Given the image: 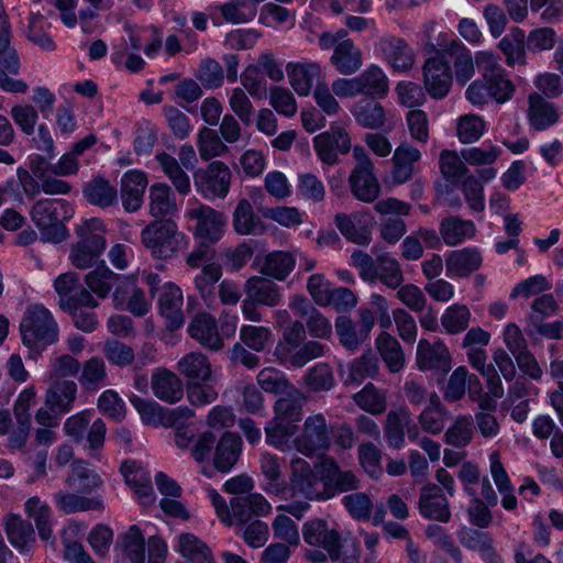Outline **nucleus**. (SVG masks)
Returning <instances> with one entry per match:
<instances>
[{"instance_id": "f257e3e1", "label": "nucleus", "mask_w": 563, "mask_h": 563, "mask_svg": "<svg viewBox=\"0 0 563 563\" xmlns=\"http://www.w3.org/2000/svg\"><path fill=\"white\" fill-rule=\"evenodd\" d=\"M475 62L482 73L481 77L467 87L466 99L481 108L492 101L504 104L511 100L517 88L500 65L498 54L481 51L476 53Z\"/></svg>"}, {"instance_id": "f03ea898", "label": "nucleus", "mask_w": 563, "mask_h": 563, "mask_svg": "<svg viewBox=\"0 0 563 563\" xmlns=\"http://www.w3.org/2000/svg\"><path fill=\"white\" fill-rule=\"evenodd\" d=\"M22 342L30 349H44L58 341V324L43 305H30L20 323Z\"/></svg>"}, {"instance_id": "7ed1b4c3", "label": "nucleus", "mask_w": 563, "mask_h": 563, "mask_svg": "<svg viewBox=\"0 0 563 563\" xmlns=\"http://www.w3.org/2000/svg\"><path fill=\"white\" fill-rule=\"evenodd\" d=\"M141 241L157 260H168L187 246L186 236L176 222L161 219L147 224L141 232Z\"/></svg>"}, {"instance_id": "20e7f679", "label": "nucleus", "mask_w": 563, "mask_h": 563, "mask_svg": "<svg viewBox=\"0 0 563 563\" xmlns=\"http://www.w3.org/2000/svg\"><path fill=\"white\" fill-rule=\"evenodd\" d=\"M74 214L70 203L64 199H40L30 212L31 219L46 241L60 242L65 239L64 221Z\"/></svg>"}, {"instance_id": "39448f33", "label": "nucleus", "mask_w": 563, "mask_h": 563, "mask_svg": "<svg viewBox=\"0 0 563 563\" xmlns=\"http://www.w3.org/2000/svg\"><path fill=\"white\" fill-rule=\"evenodd\" d=\"M289 481L286 492L292 498H303L309 501H324L322 468L317 472L312 465L302 457L290 461Z\"/></svg>"}, {"instance_id": "423d86ee", "label": "nucleus", "mask_w": 563, "mask_h": 563, "mask_svg": "<svg viewBox=\"0 0 563 563\" xmlns=\"http://www.w3.org/2000/svg\"><path fill=\"white\" fill-rule=\"evenodd\" d=\"M91 417V410L77 412L65 420L63 430L76 443H82L86 440V448L90 456L95 457L104 445L107 427L102 419H96L90 423Z\"/></svg>"}, {"instance_id": "0eeeda50", "label": "nucleus", "mask_w": 563, "mask_h": 563, "mask_svg": "<svg viewBox=\"0 0 563 563\" xmlns=\"http://www.w3.org/2000/svg\"><path fill=\"white\" fill-rule=\"evenodd\" d=\"M353 157L356 164L349 177L351 192L362 202H374L380 195V185L373 161L362 146H354Z\"/></svg>"}, {"instance_id": "6e6552de", "label": "nucleus", "mask_w": 563, "mask_h": 563, "mask_svg": "<svg viewBox=\"0 0 563 563\" xmlns=\"http://www.w3.org/2000/svg\"><path fill=\"white\" fill-rule=\"evenodd\" d=\"M294 448L301 454L312 457L330 448V431L322 413L306 418L301 432L292 441Z\"/></svg>"}, {"instance_id": "1a4fd4ad", "label": "nucleus", "mask_w": 563, "mask_h": 563, "mask_svg": "<svg viewBox=\"0 0 563 563\" xmlns=\"http://www.w3.org/2000/svg\"><path fill=\"white\" fill-rule=\"evenodd\" d=\"M232 173L221 161L211 162L205 169L195 175L197 190L209 200L224 199L230 190Z\"/></svg>"}, {"instance_id": "9d476101", "label": "nucleus", "mask_w": 563, "mask_h": 563, "mask_svg": "<svg viewBox=\"0 0 563 563\" xmlns=\"http://www.w3.org/2000/svg\"><path fill=\"white\" fill-rule=\"evenodd\" d=\"M319 467L322 468L324 501L340 494L360 488L361 481L356 473L352 470L342 468L333 457L322 459Z\"/></svg>"}, {"instance_id": "9b49d317", "label": "nucleus", "mask_w": 563, "mask_h": 563, "mask_svg": "<svg viewBox=\"0 0 563 563\" xmlns=\"http://www.w3.org/2000/svg\"><path fill=\"white\" fill-rule=\"evenodd\" d=\"M187 217L196 221L195 235L207 243H217L224 233L227 219L210 206L196 205L187 210Z\"/></svg>"}, {"instance_id": "f8f14e48", "label": "nucleus", "mask_w": 563, "mask_h": 563, "mask_svg": "<svg viewBox=\"0 0 563 563\" xmlns=\"http://www.w3.org/2000/svg\"><path fill=\"white\" fill-rule=\"evenodd\" d=\"M313 146L322 163L334 165L338 163V154H346L351 150V139L346 130L341 125H331L330 130L313 139Z\"/></svg>"}, {"instance_id": "ddd939ff", "label": "nucleus", "mask_w": 563, "mask_h": 563, "mask_svg": "<svg viewBox=\"0 0 563 563\" xmlns=\"http://www.w3.org/2000/svg\"><path fill=\"white\" fill-rule=\"evenodd\" d=\"M452 71L443 55L428 58L423 66V82L427 92L433 99H443L452 86Z\"/></svg>"}, {"instance_id": "4468645a", "label": "nucleus", "mask_w": 563, "mask_h": 563, "mask_svg": "<svg viewBox=\"0 0 563 563\" xmlns=\"http://www.w3.org/2000/svg\"><path fill=\"white\" fill-rule=\"evenodd\" d=\"M158 311L165 319L166 327L169 330H176L183 327L185 314L183 311L184 297L181 289L174 283H166L159 290Z\"/></svg>"}, {"instance_id": "2eb2a0df", "label": "nucleus", "mask_w": 563, "mask_h": 563, "mask_svg": "<svg viewBox=\"0 0 563 563\" xmlns=\"http://www.w3.org/2000/svg\"><path fill=\"white\" fill-rule=\"evenodd\" d=\"M2 526L8 541L19 553L29 554L33 550L36 538L30 521L10 512L3 516Z\"/></svg>"}, {"instance_id": "dca6fc26", "label": "nucleus", "mask_w": 563, "mask_h": 563, "mask_svg": "<svg viewBox=\"0 0 563 563\" xmlns=\"http://www.w3.org/2000/svg\"><path fill=\"white\" fill-rule=\"evenodd\" d=\"M289 84L299 96H309L312 87L322 85L323 73L317 62H290L286 66Z\"/></svg>"}, {"instance_id": "f3484780", "label": "nucleus", "mask_w": 563, "mask_h": 563, "mask_svg": "<svg viewBox=\"0 0 563 563\" xmlns=\"http://www.w3.org/2000/svg\"><path fill=\"white\" fill-rule=\"evenodd\" d=\"M419 511L422 517L446 523L451 520V510L448 498L441 488L429 483L421 488L419 497Z\"/></svg>"}, {"instance_id": "a211bd4d", "label": "nucleus", "mask_w": 563, "mask_h": 563, "mask_svg": "<svg viewBox=\"0 0 563 563\" xmlns=\"http://www.w3.org/2000/svg\"><path fill=\"white\" fill-rule=\"evenodd\" d=\"M376 47L394 70L406 71L410 69L415 63L412 49L401 37L394 35L383 36Z\"/></svg>"}, {"instance_id": "6ab92c4d", "label": "nucleus", "mask_w": 563, "mask_h": 563, "mask_svg": "<svg viewBox=\"0 0 563 563\" xmlns=\"http://www.w3.org/2000/svg\"><path fill=\"white\" fill-rule=\"evenodd\" d=\"M451 361L450 351L443 342L430 343L426 339L418 342L417 365L420 369L448 373L451 369Z\"/></svg>"}, {"instance_id": "aec40b11", "label": "nucleus", "mask_w": 563, "mask_h": 563, "mask_svg": "<svg viewBox=\"0 0 563 563\" xmlns=\"http://www.w3.org/2000/svg\"><path fill=\"white\" fill-rule=\"evenodd\" d=\"M233 525H245L253 517L267 516L272 512V505L258 493L235 496L231 499Z\"/></svg>"}, {"instance_id": "412c9836", "label": "nucleus", "mask_w": 563, "mask_h": 563, "mask_svg": "<svg viewBox=\"0 0 563 563\" xmlns=\"http://www.w3.org/2000/svg\"><path fill=\"white\" fill-rule=\"evenodd\" d=\"M120 471L126 484L134 490L143 506L154 503L155 496L150 473L135 461H124Z\"/></svg>"}, {"instance_id": "4be33fe9", "label": "nucleus", "mask_w": 563, "mask_h": 563, "mask_svg": "<svg viewBox=\"0 0 563 563\" xmlns=\"http://www.w3.org/2000/svg\"><path fill=\"white\" fill-rule=\"evenodd\" d=\"M243 442L239 434L224 432L214 445L212 464L221 473H229L238 463Z\"/></svg>"}, {"instance_id": "5701e85b", "label": "nucleus", "mask_w": 563, "mask_h": 563, "mask_svg": "<svg viewBox=\"0 0 563 563\" xmlns=\"http://www.w3.org/2000/svg\"><path fill=\"white\" fill-rule=\"evenodd\" d=\"M78 387L74 380H55L45 391L44 404L58 415H66L74 408Z\"/></svg>"}, {"instance_id": "b1692460", "label": "nucleus", "mask_w": 563, "mask_h": 563, "mask_svg": "<svg viewBox=\"0 0 563 563\" xmlns=\"http://www.w3.org/2000/svg\"><path fill=\"white\" fill-rule=\"evenodd\" d=\"M147 187L145 173L133 169L126 172L121 178V200L128 212L139 210L143 203V197Z\"/></svg>"}, {"instance_id": "393cba45", "label": "nucleus", "mask_w": 563, "mask_h": 563, "mask_svg": "<svg viewBox=\"0 0 563 563\" xmlns=\"http://www.w3.org/2000/svg\"><path fill=\"white\" fill-rule=\"evenodd\" d=\"M482 263V253L476 247L451 251L445 258L446 274L460 278L468 277Z\"/></svg>"}, {"instance_id": "a878e982", "label": "nucleus", "mask_w": 563, "mask_h": 563, "mask_svg": "<svg viewBox=\"0 0 563 563\" xmlns=\"http://www.w3.org/2000/svg\"><path fill=\"white\" fill-rule=\"evenodd\" d=\"M421 159V152L411 144L402 143L396 147L391 162V179L396 185L409 181L415 173V164Z\"/></svg>"}, {"instance_id": "bb28decb", "label": "nucleus", "mask_w": 563, "mask_h": 563, "mask_svg": "<svg viewBox=\"0 0 563 563\" xmlns=\"http://www.w3.org/2000/svg\"><path fill=\"white\" fill-rule=\"evenodd\" d=\"M442 55L453 60L455 79L465 85L475 74L474 59L471 51L457 38L443 45Z\"/></svg>"}, {"instance_id": "cd10ccee", "label": "nucleus", "mask_w": 563, "mask_h": 563, "mask_svg": "<svg viewBox=\"0 0 563 563\" xmlns=\"http://www.w3.org/2000/svg\"><path fill=\"white\" fill-rule=\"evenodd\" d=\"M244 292L261 306L274 308L280 305L283 292L280 286L263 276H252L244 284Z\"/></svg>"}, {"instance_id": "c85d7f7f", "label": "nucleus", "mask_w": 563, "mask_h": 563, "mask_svg": "<svg viewBox=\"0 0 563 563\" xmlns=\"http://www.w3.org/2000/svg\"><path fill=\"white\" fill-rule=\"evenodd\" d=\"M340 533L336 529L330 528L327 520L313 518L306 521L302 526V538L306 543L319 547L330 552L334 550V544L339 541Z\"/></svg>"}, {"instance_id": "c756f323", "label": "nucleus", "mask_w": 563, "mask_h": 563, "mask_svg": "<svg viewBox=\"0 0 563 563\" xmlns=\"http://www.w3.org/2000/svg\"><path fill=\"white\" fill-rule=\"evenodd\" d=\"M188 332L192 339L209 350L219 351L224 345L218 332L217 321L210 314H197L189 324Z\"/></svg>"}, {"instance_id": "7c9ffc66", "label": "nucleus", "mask_w": 563, "mask_h": 563, "mask_svg": "<svg viewBox=\"0 0 563 563\" xmlns=\"http://www.w3.org/2000/svg\"><path fill=\"white\" fill-rule=\"evenodd\" d=\"M151 387L162 401L175 404L183 398L184 388L180 378L173 372L161 368L153 373Z\"/></svg>"}, {"instance_id": "2f4dec72", "label": "nucleus", "mask_w": 563, "mask_h": 563, "mask_svg": "<svg viewBox=\"0 0 563 563\" xmlns=\"http://www.w3.org/2000/svg\"><path fill=\"white\" fill-rule=\"evenodd\" d=\"M233 228L240 235H260L266 230L247 199H241L233 211Z\"/></svg>"}, {"instance_id": "473e14b6", "label": "nucleus", "mask_w": 563, "mask_h": 563, "mask_svg": "<svg viewBox=\"0 0 563 563\" xmlns=\"http://www.w3.org/2000/svg\"><path fill=\"white\" fill-rule=\"evenodd\" d=\"M352 114L355 121L365 129H380L386 123V111L374 98L358 100L352 109Z\"/></svg>"}, {"instance_id": "72a5a7b5", "label": "nucleus", "mask_w": 563, "mask_h": 563, "mask_svg": "<svg viewBox=\"0 0 563 563\" xmlns=\"http://www.w3.org/2000/svg\"><path fill=\"white\" fill-rule=\"evenodd\" d=\"M448 420V410L442 405L440 397L437 393L429 396V402L418 416V422L421 429L429 433L437 435L441 433Z\"/></svg>"}, {"instance_id": "f704fd0d", "label": "nucleus", "mask_w": 563, "mask_h": 563, "mask_svg": "<svg viewBox=\"0 0 563 563\" xmlns=\"http://www.w3.org/2000/svg\"><path fill=\"white\" fill-rule=\"evenodd\" d=\"M556 108L538 93L529 97L528 120L537 131H543L559 121Z\"/></svg>"}, {"instance_id": "c9c22d12", "label": "nucleus", "mask_w": 563, "mask_h": 563, "mask_svg": "<svg viewBox=\"0 0 563 563\" xmlns=\"http://www.w3.org/2000/svg\"><path fill=\"white\" fill-rule=\"evenodd\" d=\"M439 231L446 245L455 246L472 239L476 233V227L471 220L451 216L440 222Z\"/></svg>"}, {"instance_id": "e433bc0d", "label": "nucleus", "mask_w": 563, "mask_h": 563, "mask_svg": "<svg viewBox=\"0 0 563 563\" xmlns=\"http://www.w3.org/2000/svg\"><path fill=\"white\" fill-rule=\"evenodd\" d=\"M330 60L340 74L353 75L363 65V54L353 41H344L335 47Z\"/></svg>"}, {"instance_id": "4c0bfd02", "label": "nucleus", "mask_w": 563, "mask_h": 563, "mask_svg": "<svg viewBox=\"0 0 563 563\" xmlns=\"http://www.w3.org/2000/svg\"><path fill=\"white\" fill-rule=\"evenodd\" d=\"M297 431V423L274 413V418L265 427L266 442L283 452L288 451L289 440Z\"/></svg>"}, {"instance_id": "58836bf2", "label": "nucleus", "mask_w": 563, "mask_h": 563, "mask_svg": "<svg viewBox=\"0 0 563 563\" xmlns=\"http://www.w3.org/2000/svg\"><path fill=\"white\" fill-rule=\"evenodd\" d=\"M24 509L29 518L33 519L40 538L43 541L52 540V509L47 503L38 496H33L25 501Z\"/></svg>"}, {"instance_id": "ea45409f", "label": "nucleus", "mask_w": 563, "mask_h": 563, "mask_svg": "<svg viewBox=\"0 0 563 563\" xmlns=\"http://www.w3.org/2000/svg\"><path fill=\"white\" fill-rule=\"evenodd\" d=\"M296 266V258L292 253L274 251L268 253L261 265V274L276 280H285Z\"/></svg>"}, {"instance_id": "a19ab883", "label": "nucleus", "mask_w": 563, "mask_h": 563, "mask_svg": "<svg viewBox=\"0 0 563 563\" xmlns=\"http://www.w3.org/2000/svg\"><path fill=\"white\" fill-rule=\"evenodd\" d=\"M20 71V59L15 49L0 54V88L8 92L24 93L29 86L20 79H12L8 76L18 75Z\"/></svg>"}, {"instance_id": "79ce46f5", "label": "nucleus", "mask_w": 563, "mask_h": 563, "mask_svg": "<svg viewBox=\"0 0 563 563\" xmlns=\"http://www.w3.org/2000/svg\"><path fill=\"white\" fill-rule=\"evenodd\" d=\"M409 420V410L399 408L386 416L384 433L389 448L400 450L405 446V427Z\"/></svg>"}, {"instance_id": "37998d69", "label": "nucleus", "mask_w": 563, "mask_h": 563, "mask_svg": "<svg viewBox=\"0 0 563 563\" xmlns=\"http://www.w3.org/2000/svg\"><path fill=\"white\" fill-rule=\"evenodd\" d=\"M155 157L177 192L181 196H187L191 191L190 179L179 162L166 152L158 153Z\"/></svg>"}, {"instance_id": "c03bdc74", "label": "nucleus", "mask_w": 563, "mask_h": 563, "mask_svg": "<svg viewBox=\"0 0 563 563\" xmlns=\"http://www.w3.org/2000/svg\"><path fill=\"white\" fill-rule=\"evenodd\" d=\"M54 501L57 508L65 514L103 509V501L100 497L88 498L66 492L56 493Z\"/></svg>"}, {"instance_id": "a18cd8bd", "label": "nucleus", "mask_w": 563, "mask_h": 563, "mask_svg": "<svg viewBox=\"0 0 563 563\" xmlns=\"http://www.w3.org/2000/svg\"><path fill=\"white\" fill-rule=\"evenodd\" d=\"M329 349L318 341H307L300 343L297 349H294L288 354L283 353V358L279 361L282 364L292 367H303L312 360L319 358L325 354ZM283 347L279 349V352Z\"/></svg>"}, {"instance_id": "49530a36", "label": "nucleus", "mask_w": 563, "mask_h": 563, "mask_svg": "<svg viewBox=\"0 0 563 563\" xmlns=\"http://www.w3.org/2000/svg\"><path fill=\"white\" fill-rule=\"evenodd\" d=\"M358 82L362 95L373 98H384L389 91V80L383 69L376 65H371L358 76Z\"/></svg>"}, {"instance_id": "de8ad7c7", "label": "nucleus", "mask_w": 563, "mask_h": 563, "mask_svg": "<svg viewBox=\"0 0 563 563\" xmlns=\"http://www.w3.org/2000/svg\"><path fill=\"white\" fill-rule=\"evenodd\" d=\"M376 347L390 372L397 373L404 367L405 354L395 336L382 332L376 339Z\"/></svg>"}, {"instance_id": "09e8293b", "label": "nucleus", "mask_w": 563, "mask_h": 563, "mask_svg": "<svg viewBox=\"0 0 563 563\" xmlns=\"http://www.w3.org/2000/svg\"><path fill=\"white\" fill-rule=\"evenodd\" d=\"M80 369L78 382L84 389L95 391L106 385L108 374L102 357H90L80 365Z\"/></svg>"}, {"instance_id": "8fccbe9b", "label": "nucleus", "mask_w": 563, "mask_h": 563, "mask_svg": "<svg viewBox=\"0 0 563 563\" xmlns=\"http://www.w3.org/2000/svg\"><path fill=\"white\" fill-rule=\"evenodd\" d=\"M178 372L190 380L207 382L211 377V364L207 356L199 352H191L177 363Z\"/></svg>"}, {"instance_id": "3c124183", "label": "nucleus", "mask_w": 563, "mask_h": 563, "mask_svg": "<svg viewBox=\"0 0 563 563\" xmlns=\"http://www.w3.org/2000/svg\"><path fill=\"white\" fill-rule=\"evenodd\" d=\"M120 275L113 273L109 267L102 265L89 272L85 277L87 288L98 298L104 299L113 287L120 282Z\"/></svg>"}, {"instance_id": "603ef678", "label": "nucleus", "mask_w": 563, "mask_h": 563, "mask_svg": "<svg viewBox=\"0 0 563 563\" xmlns=\"http://www.w3.org/2000/svg\"><path fill=\"white\" fill-rule=\"evenodd\" d=\"M177 210L170 187L156 183L150 188V212L154 218L172 216Z\"/></svg>"}, {"instance_id": "864d4df0", "label": "nucleus", "mask_w": 563, "mask_h": 563, "mask_svg": "<svg viewBox=\"0 0 563 563\" xmlns=\"http://www.w3.org/2000/svg\"><path fill=\"white\" fill-rule=\"evenodd\" d=\"M354 402L371 415H380L387 408L386 391L378 389L374 384H366L363 389L353 395Z\"/></svg>"}, {"instance_id": "5fc2aeb1", "label": "nucleus", "mask_w": 563, "mask_h": 563, "mask_svg": "<svg viewBox=\"0 0 563 563\" xmlns=\"http://www.w3.org/2000/svg\"><path fill=\"white\" fill-rule=\"evenodd\" d=\"M178 551L191 563H212L210 549L192 533H183L178 537Z\"/></svg>"}, {"instance_id": "6e6d98bb", "label": "nucleus", "mask_w": 563, "mask_h": 563, "mask_svg": "<svg viewBox=\"0 0 563 563\" xmlns=\"http://www.w3.org/2000/svg\"><path fill=\"white\" fill-rule=\"evenodd\" d=\"M78 242L93 245L97 250H106L107 227L100 218L82 220L76 228Z\"/></svg>"}, {"instance_id": "4d7b16f0", "label": "nucleus", "mask_w": 563, "mask_h": 563, "mask_svg": "<svg viewBox=\"0 0 563 563\" xmlns=\"http://www.w3.org/2000/svg\"><path fill=\"white\" fill-rule=\"evenodd\" d=\"M84 196L91 205L106 208L117 201L118 191L108 180L95 178L85 186Z\"/></svg>"}, {"instance_id": "13d9d810", "label": "nucleus", "mask_w": 563, "mask_h": 563, "mask_svg": "<svg viewBox=\"0 0 563 563\" xmlns=\"http://www.w3.org/2000/svg\"><path fill=\"white\" fill-rule=\"evenodd\" d=\"M222 276V267L216 263L203 265L201 272L195 277V287L206 302L216 299L214 289Z\"/></svg>"}, {"instance_id": "bf43d9fd", "label": "nucleus", "mask_w": 563, "mask_h": 563, "mask_svg": "<svg viewBox=\"0 0 563 563\" xmlns=\"http://www.w3.org/2000/svg\"><path fill=\"white\" fill-rule=\"evenodd\" d=\"M376 274L375 283L379 280L390 289H397L405 279L399 262L386 254L377 257Z\"/></svg>"}, {"instance_id": "052dcab7", "label": "nucleus", "mask_w": 563, "mask_h": 563, "mask_svg": "<svg viewBox=\"0 0 563 563\" xmlns=\"http://www.w3.org/2000/svg\"><path fill=\"white\" fill-rule=\"evenodd\" d=\"M356 214L338 213L334 223L342 235L350 242L366 246L371 243V231L355 223Z\"/></svg>"}, {"instance_id": "680f3d73", "label": "nucleus", "mask_w": 563, "mask_h": 563, "mask_svg": "<svg viewBox=\"0 0 563 563\" xmlns=\"http://www.w3.org/2000/svg\"><path fill=\"white\" fill-rule=\"evenodd\" d=\"M473 440L471 416H457L444 433V442L457 449L467 446Z\"/></svg>"}, {"instance_id": "e2e57ef3", "label": "nucleus", "mask_w": 563, "mask_h": 563, "mask_svg": "<svg viewBox=\"0 0 563 563\" xmlns=\"http://www.w3.org/2000/svg\"><path fill=\"white\" fill-rule=\"evenodd\" d=\"M223 19L232 24H242L252 21L257 8L250 0H230L219 7Z\"/></svg>"}, {"instance_id": "0e129e2a", "label": "nucleus", "mask_w": 563, "mask_h": 563, "mask_svg": "<svg viewBox=\"0 0 563 563\" xmlns=\"http://www.w3.org/2000/svg\"><path fill=\"white\" fill-rule=\"evenodd\" d=\"M262 474L267 479L265 490L269 494H284L286 493V486L279 483L282 477V467L279 457L269 452H265L260 459Z\"/></svg>"}, {"instance_id": "69168bd1", "label": "nucleus", "mask_w": 563, "mask_h": 563, "mask_svg": "<svg viewBox=\"0 0 563 563\" xmlns=\"http://www.w3.org/2000/svg\"><path fill=\"white\" fill-rule=\"evenodd\" d=\"M485 131L486 122L481 115L468 113L457 119L456 135L464 144L478 141Z\"/></svg>"}, {"instance_id": "338daca9", "label": "nucleus", "mask_w": 563, "mask_h": 563, "mask_svg": "<svg viewBox=\"0 0 563 563\" xmlns=\"http://www.w3.org/2000/svg\"><path fill=\"white\" fill-rule=\"evenodd\" d=\"M121 547L131 563H145V540L137 526H131L121 536Z\"/></svg>"}, {"instance_id": "774afa93", "label": "nucleus", "mask_w": 563, "mask_h": 563, "mask_svg": "<svg viewBox=\"0 0 563 563\" xmlns=\"http://www.w3.org/2000/svg\"><path fill=\"white\" fill-rule=\"evenodd\" d=\"M470 320L471 311L467 306L454 303L444 310L441 317V324L446 333L457 334L466 330Z\"/></svg>"}]
</instances>
